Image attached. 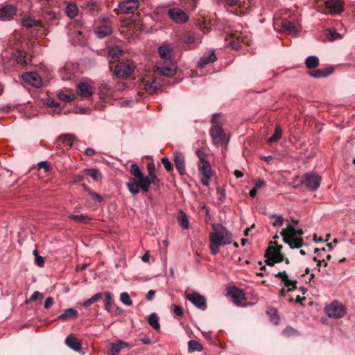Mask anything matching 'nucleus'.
Instances as JSON below:
<instances>
[{
    "label": "nucleus",
    "mask_w": 355,
    "mask_h": 355,
    "mask_svg": "<svg viewBox=\"0 0 355 355\" xmlns=\"http://www.w3.org/2000/svg\"><path fill=\"white\" fill-rule=\"evenodd\" d=\"M213 232L209 233V249L213 255L219 252V247L232 243V234L220 224L212 225Z\"/></svg>",
    "instance_id": "obj_1"
},
{
    "label": "nucleus",
    "mask_w": 355,
    "mask_h": 355,
    "mask_svg": "<svg viewBox=\"0 0 355 355\" xmlns=\"http://www.w3.org/2000/svg\"><path fill=\"white\" fill-rule=\"evenodd\" d=\"M150 185L148 177L145 175L137 178L131 177L126 183L128 191L133 195L139 193L140 191L147 193Z\"/></svg>",
    "instance_id": "obj_2"
},
{
    "label": "nucleus",
    "mask_w": 355,
    "mask_h": 355,
    "mask_svg": "<svg viewBox=\"0 0 355 355\" xmlns=\"http://www.w3.org/2000/svg\"><path fill=\"white\" fill-rule=\"evenodd\" d=\"M295 231L296 229L294 225H288L280 233L283 238V241L288 244L291 249H300L303 245L302 239L295 237Z\"/></svg>",
    "instance_id": "obj_3"
},
{
    "label": "nucleus",
    "mask_w": 355,
    "mask_h": 355,
    "mask_svg": "<svg viewBox=\"0 0 355 355\" xmlns=\"http://www.w3.org/2000/svg\"><path fill=\"white\" fill-rule=\"evenodd\" d=\"M282 249V245H277L275 241L270 242L266 252V263L268 265L273 266L275 263H280L284 261V256L281 253Z\"/></svg>",
    "instance_id": "obj_4"
},
{
    "label": "nucleus",
    "mask_w": 355,
    "mask_h": 355,
    "mask_svg": "<svg viewBox=\"0 0 355 355\" xmlns=\"http://www.w3.org/2000/svg\"><path fill=\"white\" fill-rule=\"evenodd\" d=\"M83 26V23L81 19H74L69 24L70 28L73 27L75 28L74 35L70 36V40L73 45L84 46L86 44L85 36L81 31Z\"/></svg>",
    "instance_id": "obj_5"
},
{
    "label": "nucleus",
    "mask_w": 355,
    "mask_h": 355,
    "mask_svg": "<svg viewBox=\"0 0 355 355\" xmlns=\"http://www.w3.org/2000/svg\"><path fill=\"white\" fill-rule=\"evenodd\" d=\"M325 313L329 318L340 319L347 313L346 308L338 301H334L324 309Z\"/></svg>",
    "instance_id": "obj_6"
},
{
    "label": "nucleus",
    "mask_w": 355,
    "mask_h": 355,
    "mask_svg": "<svg viewBox=\"0 0 355 355\" xmlns=\"http://www.w3.org/2000/svg\"><path fill=\"white\" fill-rule=\"evenodd\" d=\"M321 177L318 174L311 172L306 173L302 176L301 183L311 191H315L321 183Z\"/></svg>",
    "instance_id": "obj_7"
},
{
    "label": "nucleus",
    "mask_w": 355,
    "mask_h": 355,
    "mask_svg": "<svg viewBox=\"0 0 355 355\" xmlns=\"http://www.w3.org/2000/svg\"><path fill=\"white\" fill-rule=\"evenodd\" d=\"M22 25L26 28H33L40 35H46L49 33L44 24L30 17L22 19Z\"/></svg>",
    "instance_id": "obj_8"
},
{
    "label": "nucleus",
    "mask_w": 355,
    "mask_h": 355,
    "mask_svg": "<svg viewBox=\"0 0 355 355\" xmlns=\"http://www.w3.org/2000/svg\"><path fill=\"white\" fill-rule=\"evenodd\" d=\"M209 133L214 145L218 146L222 144L224 141L225 146H227L230 137H226L221 127L218 125H212L210 128Z\"/></svg>",
    "instance_id": "obj_9"
},
{
    "label": "nucleus",
    "mask_w": 355,
    "mask_h": 355,
    "mask_svg": "<svg viewBox=\"0 0 355 355\" xmlns=\"http://www.w3.org/2000/svg\"><path fill=\"white\" fill-rule=\"evenodd\" d=\"M199 173L201 175V182L204 186H208L209 179L212 176V169L208 162H199L198 164Z\"/></svg>",
    "instance_id": "obj_10"
},
{
    "label": "nucleus",
    "mask_w": 355,
    "mask_h": 355,
    "mask_svg": "<svg viewBox=\"0 0 355 355\" xmlns=\"http://www.w3.org/2000/svg\"><path fill=\"white\" fill-rule=\"evenodd\" d=\"M139 0H123L119 2L118 8L123 14H132L139 7Z\"/></svg>",
    "instance_id": "obj_11"
},
{
    "label": "nucleus",
    "mask_w": 355,
    "mask_h": 355,
    "mask_svg": "<svg viewBox=\"0 0 355 355\" xmlns=\"http://www.w3.org/2000/svg\"><path fill=\"white\" fill-rule=\"evenodd\" d=\"M135 65L132 62H120L116 65L114 73L118 78L130 76L135 70Z\"/></svg>",
    "instance_id": "obj_12"
},
{
    "label": "nucleus",
    "mask_w": 355,
    "mask_h": 355,
    "mask_svg": "<svg viewBox=\"0 0 355 355\" xmlns=\"http://www.w3.org/2000/svg\"><path fill=\"white\" fill-rule=\"evenodd\" d=\"M167 14L168 17L177 24H184L189 20L188 15L179 8H170Z\"/></svg>",
    "instance_id": "obj_13"
},
{
    "label": "nucleus",
    "mask_w": 355,
    "mask_h": 355,
    "mask_svg": "<svg viewBox=\"0 0 355 355\" xmlns=\"http://www.w3.org/2000/svg\"><path fill=\"white\" fill-rule=\"evenodd\" d=\"M157 71L161 75L164 76H171L176 72V67L175 63L171 60L164 61L163 63L159 62L157 66Z\"/></svg>",
    "instance_id": "obj_14"
},
{
    "label": "nucleus",
    "mask_w": 355,
    "mask_h": 355,
    "mask_svg": "<svg viewBox=\"0 0 355 355\" xmlns=\"http://www.w3.org/2000/svg\"><path fill=\"white\" fill-rule=\"evenodd\" d=\"M185 297L198 309L203 311L207 309L206 298L200 293L196 292H193L192 293H187L186 294Z\"/></svg>",
    "instance_id": "obj_15"
},
{
    "label": "nucleus",
    "mask_w": 355,
    "mask_h": 355,
    "mask_svg": "<svg viewBox=\"0 0 355 355\" xmlns=\"http://www.w3.org/2000/svg\"><path fill=\"white\" fill-rule=\"evenodd\" d=\"M22 78L26 83L33 87H40L42 86V80L36 72H26L22 76Z\"/></svg>",
    "instance_id": "obj_16"
},
{
    "label": "nucleus",
    "mask_w": 355,
    "mask_h": 355,
    "mask_svg": "<svg viewBox=\"0 0 355 355\" xmlns=\"http://www.w3.org/2000/svg\"><path fill=\"white\" fill-rule=\"evenodd\" d=\"M275 276L279 277L284 283L286 288H282V293H284L285 291H293L296 288L297 281L289 279L286 271L279 272L277 274H275Z\"/></svg>",
    "instance_id": "obj_17"
},
{
    "label": "nucleus",
    "mask_w": 355,
    "mask_h": 355,
    "mask_svg": "<svg viewBox=\"0 0 355 355\" xmlns=\"http://www.w3.org/2000/svg\"><path fill=\"white\" fill-rule=\"evenodd\" d=\"M162 85V79L160 78H155L150 81H146L144 85V89L147 93L153 94L161 88Z\"/></svg>",
    "instance_id": "obj_18"
},
{
    "label": "nucleus",
    "mask_w": 355,
    "mask_h": 355,
    "mask_svg": "<svg viewBox=\"0 0 355 355\" xmlns=\"http://www.w3.org/2000/svg\"><path fill=\"white\" fill-rule=\"evenodd\" d=\"M325 7L331 15H335L341 13L343 10L339 0H328L324 3Z\"/></svg>",
    "instance_id": "obj_19"
},
{
    "label": "nucleus",
    "mask_w": 355,
    "mask_h": 355,
    "mask_svg": "<svg viewBox=\"0 0 355 355\" xmlns=\"http://www.w3.org/2000/svg\"><path fill=\"white\" fill-rule=\"evenodd\" d=\"M94 33L98 38L103 39L112 33V28L110 24L96 25Z\"/></svg>",
    "instance_id": "obj_20"
},
{
    "label": "nucleus",
    "mask_w": 355,
    "mask_h": 355,
    "mask_svg": "<svg viewBox=\"0 0 355 355\" xmlns=\"http://www.w3.org/2000/svg\"><path fill=\"white\" fill-rule=\"evenodd\" d=\"M174 162L175 167L180 175H183L185 173V159L184 155L179 153L175 152L174 153Z\"/></svg>",
    "instance_id": "obj_21"
},
{
    "label": "nucleus",
    "mask_w": 355,
    "mask_h": 355,
    "mask_svg": "<svg viewBox=\"0 0 355 355\" xmlns=\"http://www.w3.org/2000/svg\"><path fill=\"white\" fill-rule=\"evenodd\" d=\"M241 43L248 44V41L245 40L241 35L232 33L230 36L228 45L234 49H239L241 46Z\"/></svg>",
    "instance_id": "obj_22"
},
{
    "label": "nucleus",
    "mask_w": 355,
    "mask_h": 355,
    "mask_svg": "<svg viewBox=\"0 0 355 355\" xmlns=\"http://www.w3.org/2000/svg\"><path fill=\"white\" fill-rule=\"evenodd\" d=\"M16 14V8L12 5H6L0 8V19L8 20Z\"/></svg>",
    "instance_id": "obj_23"
},
{
    "label": "nucleus",
    "mask_w": 355,
    "mask_h": 355,
    "mask_svg": "<svg viewBox=\"0 0 355 355\" xmlns=\"http://www.w3.org/2000/svg\"><path fill=\"white\" fill-rule=\"evenodd\" d=\"M228 295L236 304H239L245 299L242 290L233 287L228 290Z\"/></svg>",
    "instance_id": "obj_24"
},
{
    "label": "nucleus",
    "mask_w": 355,
    "mask_h": 355,
    "mask_svg": "<svg viewBox=\"0 0 355 355\" xmlns=\"http://www.w3.org/2000/svg\"><path fill=\"white\" fill-rule=\"evenodd\" d=\"M77 92L83 98H89L92 95V87L87 83H80L78 85Z\"/></svg>",
    "instance_id": "obj_25"
},
{
    "label": "nucleus",
    "mask_w": 355,
    "mask_h": 355,
    "mask_svg": "<svg viewBox=\"0 0 355 355\" xmlns=\"http://www.w3.org/2000/svg\"><path fill=\"white\" fill-rule=\"evenodd\" d=\"M281 32L288 34H295L297 29L295 26L288 19H284L281 21Z\"/></svg>",
    "instance_id": "obj_26"
},
{
    "label": "nucleus",
    "mask_w": 355,
    "mask_h": 355,
    "mask_svg": "<svg viewBox=\"0 0 355 355\" xmlns=\"http://www.w3.org/2000/svg\"><path fill=\"white\" fill-rule=\"evenodd\" d=\"M74 73V68L73 64H67L60 71V78L64 80H70Z\"/></svg>",
    "instance_id": "obj_27"
},
{
    "label": "nucleus",
    "mask_w": 355,
    "mask_h": 355,
    "mask_svg": "<svg viewBox=\"0 0 355 355\" xmlns=\"http://www.w3.org/2000/svg\"><path fill=\"white\" fill-rule=\"evenodd\" d=\"M173 49L168 44H163L158 48V53L161 58L166 60H171V53Z\"/></svg>",
    "instance_id": "obj_28"
},
{
    "label": "nucleus",
    "mask_w": 355,
    "mask_h": 355,
    "mask_svg": "<svg viewBox=\"0 0 355 355\" xmlns=\"http://www.w3.org/2000/svg\"><path fill=\"white\" fill-rule=\"evenodd\" d=\"M216 60V56L214 52L205 53L200 59L198 67L203 68L206 64L212 63Z\"/></svg>",
    "instance_id": "obj_29"
},
{
    "label": "nucleus",
    "mask_w": 355,
    "mask_h": 355,
    "mask_svg": "<svg viewBox=\"0 0 355 355\" xmlns=\"http://www.w3.org/2000/svg\"><path fill=\"white\" fill-rule=\"evenodd\" d=\"M65 344L74 351L78 352L81 348L80 342L72 336H68L65 339Z\"/></svg>",
    "instance_id": "obj_30"
},
{
    "label": "nucleus",
    "mask_w": 355,
    "mask_h": 355,
    "mask_svg": "<svg viewBox=\"0 0 355 355\" xmlns=\"http://www.w3.org/2000/svg\"><path fill=\"white\" fill-rule=\"evenodd\" d=\"M180 40L191 46L196 42V35L193 32L187 31L180 35Z\"/></svg>",
    "instance_id": "obj_31"
},
{
    "label": "nucleus",
    "mask_w": 355,
    "mask_h": 355,
    "mask_svg": "<svg viewBox=\"0 0 355 355\" xmlns=\"http://www.w3.org/2000/svg\"><path fill=\"white\" fill-rule=\"evenodd\" d=\"M147 169L149 174L148 177L150 182V184H153L157 185L159 184V180L155 174V164L153 163H148L147 165Z\"/></svg>",
    "instance_id": "obj_32"
},
{
    "label": "nucleus",
    "mask_w": 355,
    "mask_h": 355,
    "mask_svg": "<svg viewBox=\"0 0 355 355\" xmlns=\"http://www.w3.org/2000/svg\"><path fill=\"white\" fill-rule=\"evenodd\" d=\"M78 8L75 3L72 1H69L67 3L65 12L69 17L73 18L76 17L78 14Z\"/></svg>",
    "instance_id": "obj_33"
},
{
    "label": "nucleus",
    "mask_w": 355,
    "mask_h": 355,
    "mask_svg": "<svg viewBox=\"0 0 355 355\" xmlns=\"http://www.w3.org/2000/svg\"><path fill=\"white\" fill-rule=\"evenodd\" d=\"M333 70L329 68L324 69H315L309 72V75L315 78H324L329 76L332 73Z\"/></svg>",
    "instance_id": "obj_34"
},
{
    "label": "nucleus",
    "mask_w": 355,
    "mask_h": 355,
    "mask_svg": "<svg viewBox=\"0 0 355 355\" xmlns=\"http://www.w3.org/2000/svg\"><path fill=\"white\" fill-rule=\"evenodd\" d=\"M77 311L73 308H69L65 309L64 312L58 317V318L60 320L64 321L71 318H75L77 317Z\"/></svg>",
    "instance_id": "obj_35"
},
{
    "label": "nucleus",
    "mask_w": 355,
    "mask_h": 355,
    "mask_svg": "<svg viewBox=\"0 0 355 355\" xmlns=\"http://www.w3.org/2000/svg\"><path fill=\"white\" fill-rule=\"evenodd\" d=\"M123 53V49L119 46H114L108 49V56L112 59L119 58Z\"/></svg>",
    "instance_id": "obj_36"
},
{
    "label": "nucleus",
    "mask_w": 355,
    "mask_h": 355,
    "mask_svg": "<svg viewBox=\"0 0 355 355\" xmlns=\"http://www.w3.org/2000/svg\"><path fill=\"white\" fill-rule=\"evenodd\" d=\"M148 324L155 330H159L160 324L159 322V317L157 313H152L149 315L148 318Z\"/></svg>",
    "instance_id": "obj_37"
},
{
    "label": "nucleus",
    "mask_w": 355,
    "mask_h": 355,
    "mask_svg": "<svg viewBox=\"0 0 355 355\" xmlns=\"http://www.w3.org/2000/svg\"><path fill=\"white\" fill-rule=\"evenodd\" d=\"M270 223L275 227H281L284 224V217L282 214L276 215L271 214L270 216Z\"/></svg>",
    "instance_id": "obj_38"
},
{
    "label": "nucleus",
    "mask_w": 355,
    "mask_h": 355,
    "mask_svg": "<svg viewBox=\"0 0 355 355\" xmlns=\"http://www.w3.org/2000/svg\"><path fill=\"white\" fill-rule=\"evenodd\" d=\"M305 64L308 69H314L318 66L319 59L315 55L309 56L305 60Z\"/></svg>",
    "instance_id": "obj_39"
},
{
    "label": "nucleus",
    "mask_w": 355,
    "mask_h": 355,
    "mask_svg": "<svg viewBox=\"0 0 355 355\" xmlns=\"http://www.w3.org/2000/svg\"><path fill=\"white\" fill-rule=\"evenodd\" d=\"M178 221L180 226L183 229L186 230L189 228V223L187 216L182 210L180 211V216H178Z\"/></svg>",
    "instance_id": "obj_40"
},
{
    "label": "nucleus",
    "mask_w": 355,
    "mask_h": 355,
    "mask_svg": "<svg viewBox=\"0 0 355 355\" xmlns=\"http://www.w3.org/2000/svg\"><path fill=\"white\" fill-rule=\"evenodd\" d=\"M105 309L107 312H111V308L114 305V300L110 292H105Z\"/></svg>",
    "instance_id": "obj_41"
},
{
    "label": "nucleus",
    "mask_w": 355,
    "mask_h": 355,
    "mask_svg": "<svg viewBox=\"0 0 355 355\" xmlns=\"http://www.w3.org/2000/svg\"><path fill=\"white\" fill-rule=\"evenodd\" d=\"M87 11L92 15L95 16L98 13L99 6L94 1H89L86 5Z\"/></svg>",
    "instance_id": "obj_42"
},
{
    "label": "nucleus",
    "mask_w": 355,
    "mask_h": 355,
    "mask_svg": "<svg viewBox=\"0 0 355 355\" xmlns=\"http://www.w3.org/2000/svg\"><path fill=\"white\" fill-rule=\"evenodd\" d=\"M282 130L279 125H276L275 130L272 136L268 139V143L276 142L282 137Z\"/></svg>",
    "instance_id": "obj_43"
},
{
    "label": "nucleus",
    "mask_w": 355,
    "mask_h": 355,
    "mask_svg": "<svg viewBox=\"0 0 355 355\" xmlns=\"http://www.w3.org/2000/svg\"><path fill=\"white\" fill-rule=\"evenodd\" d=\"M267 313L270 318V320L274 324H278L279 321V318L277 313V311L275 309H269L267 311Z\"/></svg>",
    "instance_id": "obj_44"
},
{
    "label": "nucleus",
    "mask_w": 355,
    "mask_h": 355,
    "mask_svg": "<svg viewBox=\"0 0 355 355\" xmlns=\"http://www.w3.org/2000/svg\"><path fill=\"white\" fill-rule=\"evenodd\" d=\"M103 294L101 293H96L95 295H94L92 297H91L90 298L86 300L84 302H83V306H90L92 304L96 302H98V300H100L101 299L103 298Z\"/></svg>",
    "instance_id": "obj_45"
},
{
    "label": "nucleus",
    "mask_w": 355,
    "mask_h": 355,
    "mask_svg": "<svg viewBox=\"0 0 355 355\" xmlns=\"http://www.w3.org/2000/svg\"><path fill=\"white\" fill-rule=\"evenodd\" d=\"M189 352H200L202 350V346L196 340H191L188 343Z\"/></svg>",
    "instance_id": "obj_46"
},
{
    "label": "nucleus",
    "mask_w": 355,
    "mask_h": 355,
    "mask_svg": "<svg viewBox=\"0 0 355 355\" xmlns=\"http://www.w3.org/2000/svg\"><path fill=\"white\" fill-rule=\"evenodd\" d=\"M74 138L75 136L69 133L63 134L60 137V139L62 141V144L69 146H71V142L74 139Z\"/></svg>",
    "instance_id": "obj_47"
},
{
    "label": "nucleus",
    "mask_w": 355,
    "mask_h": 355,
    "mask_svg": "<svg viewBox=\"0 0 355 355\" xmlns=\"http://www.w3.org/2000/svg\"><path fill=\"white\" fill-rule=\"evenodd\" d=\"M69 218L71 220L78 221L82 223H87L90 220V218L83 215L70 214Z\"/></svg>",
    "instance_id": "obj_48"
},
{
    "label": "nucleus",
    "mask_w": 355,
    "mask_h": 355,
    "mask_svg": "<svg viewBox=\"0 0 355 355\" xmlns=\"http://www.w3.org/2000/svg\"><path fill=\"white\" fill-rule=\"evenodd\" d=\"M130 172L135 178L144 175L137 164H132L130 166Z\"/></svg>",
    "instance_id": "obj_49"
},
{
    "label": "nucleus",
    "mask_w": 355,
    "mask_h": 355,
    "mask_svg": "<svg viewBox=\"0 0 355 355\" xmlns=\"http://www.w3.org/2000/svg\"><path fill=\"white\" fill-rule=\"evenodd\" d=\"M326 35L330 40H336L343 38L342 35L337 33L335 30L332 29H327Z\"/></svg>",
    "instance_id": "obj_50"
},
{
    "label": "nucleus",
    "mask_w": 355,
    "mask_h": 355,
    "mask_svg": "<svg viewBox=\"0 0 355 355\" xmlns=\"http://www.w3.org/2000/svg\"><path fill=\"white\" fill-rule=\"evenodd\" d=\"M85 172L95 180H97L101 177V173L96 168H86Z\"/></svg>",
    "instance_id": "obj_51"
},
{
    "label": "nucleus",
    "mask_w": 355,
    "mask_h": 355,
    "mask_svg": "<svg viewBox=\"0 0 355 355\" xmlns=\"http://www.w3.org/2000/svg\"><path fill=\"white\" fill-rule=\"evenodd\" d=\"M120 300L126 306H131L132 301L130 299L129 294L126 292L121 293L120 295Z\"/></svg>",
    "instance_id": "obj_52"
},
{
    "label": "nucleus",
    "mask_w": 355,
    "mask_h": 355,
    "mask_svg": "<svg viewBox=\"0 0 355 355\" xmlns=\"http://www.w3.org/2000/svg\"><path fill=\"white\" fill-rule=\"evenodd\" d=\"M16 61L17 63L25 65L28 63L26 60V53L23 51L17 52V55L16 56Z\"/></svg>",
    "instance_id": "obj_53"
},
{
    "label": "nucleus",
    "mask_w": 355,
    "mask_h": 355,
    "mask_svg": "<svg viewBox=\"0 0 355 355\" xmlns=\"http://www.w3.org/2000/svg\"><path fill=\"white\" fill-rule=\"evenodd\" d=\"M217 200L218 202H223L226 197L225 190L224 189L218 187L217 189Z\"/></svg>",
    "instance_id": "obj_54"
},
{
    "label": "nucleus",
    "mask_w": 355,
    "mask_h": 355,
    "mask_svg": "<svg viewBox=\"0 0 355 355\" xmlns=\"http://www.w3.org/2000/svg\"><path fill=\"white\" fill-rule=\"evenodd\" d=\"M121 348L118 343H112L110 349V354L111 355H116L119 354L121 351Z\"/></svg>",
    "instance_id": "obj_55"
},
{
    "label": "nucleus",
    "mask_w": 355,
    "mask_h": 355,
    "mask_svg": "<svg viewBox=\"0 0 355 355\" xmlns=\"http://www.w3.org/2000/svg\"><path fill=\"white\" fill-rule=\"evenodd\" d=\"M33 254L35 256V261L39 267H43L44 265V258L37 254V250H34Z\"/></svg>",
    "instance_id": "obj_56"
},
{
    "label": "nucleus",
    "mask_w": 355,
    "mask_h": 355,
    "mask_svg": "<svg viewBox=\"0 0 355 355\" xmlns=\"http://www.w3.org/2000/svg\"><path fill=\"white\" fill-rule=\"evenodd\" d=\"M57 15L55 12L52 11L46 12L43 15V19L46 21H53L56 19Z\"/></svg>",
    "instance_id": "obj_57"
},
{
    "label": "nucleus",
    "mask_w": 355,
    "mask_h": 355,
    "mask_svg": "<svg viewBox=\"0 0 355 355\" xmlns=\"http://www.w3.org/2000/svg\"><path fill=\"white\" fill-rule=\"evenodd\" d=\"M161 162L167 171H171L173 170V164L167 157H163Z\"/></svg>",
    "instance_id": "obj_58"
},
{
    "label": "nucleus",
    "mask_w": 355,
    "mask_h": 355,
    "mask_svg": "<svg viewBox=\"0 0 355 355\" xmlns=\"http://www.w3.org/2000/svg\"><path fill=\"white\" fill-rule=\"evenodd\" d=\"M219 3L224 4L225 6L233 7L237 4H240L239 0H218Z\"/></svg>",
    "instance_id": "obj_59"
},
{
    "label": "nucleus",
    "mask_w": 355,
    "mask_h": 355,
    "mask_svg": "<svg viewBox=\"0 0 355 355\" xmlns=\"http://www.w3.org/2000/svg\"><path fill=\"white\" fill-rule=\"evenodd\" d=\"M58 97L59 99L64 102H71L73 100V98L71 96L61 92L58 94Z\"/></svg>",
    "instance_id": "obj_60"
},
{
    "label": "nucleus",
    "mask_w": 355,
    "mask_h": 355,
    "mask_svg": "<svg viewBox=\"0 0 355 355\" xmlns=\"http://www.w3.org/2000/svg\"><path fill=\"white\" fill-rule=\"evenodd\" d=\"M44 297V295L39 291H35L31 297H30V300L35 301L37 300H42Z\"/></svg>",
    "instance_id": "obj_61"
},
{
    "label": "nucleus",
    "mask_w": 355,
    "mask_h": 355,
    "mask_svg": "<svg viewBox=\"0 0 355 355\" xmlns=\"http://www.w3.org/2000/svg\"><path fill=\"white\" fill-rule=\"evenodd\" d=\"M110 19L105 17H100L96 21V25H102V24H109Z\"/></svg>",
    "instance_id": "obj_62"
},
{
    "label": "nucleus",
    "mask_w": 355,
    "mask_h": 355,
    "mask_svg": "<svg viewBox=\"0 0 355 355\" xmlns=\"http://www.w3.org/2000/svg\"><path fill=\"white\" fill-rule=\"evenodd\" d=\"M196 155L199 159V162H207L205 158L206 157L205 153L202 150H197Z\"/></svg>",
    "instance_id": "obj_63"
},
{
    "label": "nucleus",
    "mask_w": 355,
    "mask_h": 355,
    "mask_svg": "<svg viewBox=\"0 0 355 355\" xmlns=\"http://www.w3.org/2000/svg\"><path fill=\"white\" fill-rule=\"evenodd\" d=\"M90 196L92 197L94 201L97 202H101L104 200V198L102 196L95 192H94L93 193H90Z\"/></svg>",
    "instance_id": "obj_64"
}]
</instances>
